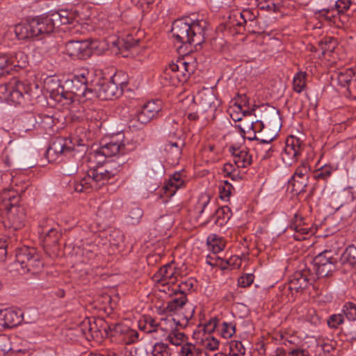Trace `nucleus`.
I'll return each mask as SVG.
<instances>
[{"label": "nucleus", "instance_id": "1", "mask_svg": "<svg viewBox=\"0 0 356 356\" xmlns=\"http://www.w3.org/2000/svg\"><path fill=\"white\" fill-rule=\"evenodd\" d=\"M90 77L91 74L88 70H83L72 79L65 80L63 84L58 83L56 88L51 89V93L71 102L74 96L92 99L94 98L92 89L95 84L90 80Z\"/></svg>", "mask_w": 356, "mask_h": 356}, {"label": "nucleus", "instance_id": "2", "mask_svg": "<svg viewBox=\"0 0 356 356\" xmlns=\"http://www.w3.org/2000/svg\"><path fill=\"white\" fill-rule=\"evenodd\" d=\"M207 26V22L203 19L189 22L187 19H179L172 23L171 32L177 42L197 47L204 42Z\"/></svg>", "mask_w": 356, "mask_h": 356}, {"label": "nucleus", "instance_id": "3", "mask_svg": "<svg viewBox=\"0 0 356 356\" xmlns=\"http://www.w3.org/2000/svg\"><path fill=\"white\" fill-rule=\"evenodd\" d=\"M122 164L123 162H111L103 168L89 170L86 176L73 183L74 190L78 193H89L92 189H99L120 172Z\"/></svg>", "mask_w": 356, "mask_h": 356}, {"label": "nucleus", "instance_id": "4", "mask_svg": "<svg viewBox=\"0 0 356 356\" xmlns=\"http://www.w3.org/2000/svg\"><path fill=\"white\" fill-rule=\"evenodd\" d=\"M31 19L34 37H38L48 35L61 25L73 24L76 21V14L72 10L60 9L50 11L46 15L37 16Z\"/></svg>", "mask_w": 356, "mask_h": 356}, {"label": "nucleus", "instance_id": "5", "mask_svg": "<svg viewBox=\"0 0 356 356\" xmlns=\"http://www.w3.org/2000/svg\"><path fill=\"white\" fill-rule=\"evenodd\" d=\"M87 149L88 145L83 139L58 137L47 149L46 156L49 161H54L62 155L74 156L76 153L83 154Z\"/></svg>", "mask_w": 356, "mask_h": 356}, {"label": "nucleus", "instance_id": "6", "mask_svg": "<svg viewBox=\"0 0 356 356\" xmlns=\"http://www.w3.org/2000/svg\"><path fill=\"white\" fill-rule=\"evenodd\" d=\"M120 74L115 73L109 80L98 81L93 86L94 97L102 100H111L122 95L125 81H120Z\"/></svg>", "mask_w": 356, "mask_h": 356}, {"label": "nucleus", "instance_id": "7", "mask_svg": "<svg viewBox=\"0 0 356 356\" xmlns=\"http://www.w3.org/2000/svg\"><path fill=\"white\" fill-rule=\"evenodd\" d=\"M314 266L318 278L328 277L337 269L338 259L332 250H325L314 259Z\"/></svg>", "mask_w": 356, "mask_h": 356}, {"label": "nucleus", "instance_id": "8", "mask_svg": "<svg viewBox=\"0 0 356 356\" xmlns=\"http://www.w3.org/2000/svg\"><path fill=\"white\" fill-rule=\"evenodd\" d=\"M16 261L22 269L27 271L38 270L42 266L40 257L34 248H19L16 253Z\"/></svg>", "mask_w": 356, "mask_h": 356}, {"label": "nucleus", "instance_id": "9", "mask_svg": "<svg viewBox=\"0 0 356 356\" xmlns=\"http://www.w3.org/2000/svg\"><path fill=\"white\" fill-rule=\"evenodd\" d=\"M19 197H10L8 202L5 203L8 210V218L10 222V226L14 229H19L24 225L26 214L24 209L19 205Z\"/></svg>", "mask_w": 356, "mask_h": 356}, {"label": "nucleus", "instance_id": "10", "mask_svg": "<svg viewBox=\"0 0 356 356\" xmlns=\"http://www.w3.org/2000/svg\"><path fill=\"white\" fill-rule=\"evenodd\" d=\"M65 52L72 58L81 60L89 58L92 54L86 40H69L65 43Z\"/></svg>", "mask_w": 356, "mask_h": 356}, {"label": "nucleus", "instance_id": "11", "mask_svg": "<svg viewBox=\"0 0 356 356\" xmlns=\"http://www.w3.org/2000/svg\"><path fill=\"white\" fill-rule=\"evenodd\" d=\"M193 72V67L184 58L179 59L176 63L169 64L165 73L176 78L179 82H185Z\"/></svg>", "mask_w": 356, "mask_h": 356}, {"label": "nucleus", "instance_id": "12", "mask_svg": "<svg viewBox=\"0 0 356 356\" xmlns=\"http://www.w3.org/2000/svg\"><path fill=\"white\" fill-rule=\"evenodd\" d=\"M302 146L300 140L296 137L288 138L286 145L282 153V159L284 163L291 166L297 161L298 156L301 154Z\"/></svg>", "mask_w": 356, "mask_h": 356}, {"label": "nucleus", "instance_id": "13", "mask_svg": "<svg viewBox=\"0 0 356 356\" xmlns=\"http://www.w3.org/2000/svg\"><path fill=\"white\" fill-rule=\"evenodd\" d=\"M161 109L162 104L161 100L149 101L137 112V121L143 124H147L154 118H157Z\"/></svg>", "mask_w": 356, "mask_h": 356}, {"label": "nucleus", "instance_id": "14", "mask_svg": "<svg viewBox=\"0 0 356 356\" xmlns=\"http://www.w3.org/2000/svg\"><path fill=\"white\" fill-rule=\"evenodd\" d=\"M10 88H13L12 102L21 104L22 99H30L32 96L31 85L27 83H22L17 77L10 80Z\"/></svg>", "mask_w": 356, "mask_h": 356}, {"label": "nucleus", "instance_id": "15", "mask_svg": "<svg viewBox=\"0 0 356 356\" xmlns=\"http://www.w3.org/2000/svg\"><path fill=\"white\" fill-rule=\"evenodd\" d=\"M125 146L120 139L112 138L109 142L102 143L95 151V154L104 157H112L118 154H124Z\"/></svg>", "mask_w": 356, "mask_h": 356}, {"label": "nucleus", "instance_id": "16", "mask_svg": "<svg viewBox=\"0 0 356 356\" xmlns=\"http://www.w3.org/2000/svg\"><path fill=\"white\" fill-rule=\"evenodd\" d=\"M172 129L169 131L170 136L177 137V140L173 141L169 140L168 143L165 145V151L174 155L176 158L179 159L182 152V148L185 145L184 139L181 135L177 133L178 124L175 122H172Z\"/></svg>", "mask_w": 356, "mask_h": 356}, {"label": "nucleus", "instance_id": "17", "mask_svg": "<svg viewBox=\"0 0 356 356\" xmlns=\"http://www.w3.org/2000/svg\"><path fill=\"white\" fill-rule=\"evenodd\" d=\"M196 99L204 111L208 109L215 111L220 103L214 92L208 88H204L199 91Z\"/></svg>", "mask_w": 356, "mask_h": 356}, {"label": "nucleus", "instance_id": "18", "mask_svg": "<svg viewBox=\"0 0 356 356\" xmlns=\"http://www.w3.org/2000/svg\"><path fill=\"white\" fill-rule=\"evenodd\" d=\"M175 273L172 263H168L161 267L154 277L157 282L161 283L163 286H165L175 284L177 282Z\"/></svg>", "mask_w": 356, "mask_h": 356}, {"label": "nucleus", "instance_id": "19", "mask_svg": "<svg viewBox=\"0 0 356 356\" xmlns=\"http://www.w3.org/2000/svg\"><path fill=\"white\" fill-rule=\"evenodd\" d=\"M22 311L4 309L0 311V325L5 328H12L21 323L23 318Z\"/></svg>", "mask_w": 356, "mask_h": 356}, {"label": "nucleus", "instance_id": "20", "mask_svg": "<svg viewBox=\"0 0 356 356\" xmlns=\"http://www.w3.org/2000/svg\"><path fill=\"white\" fill-rule=\"evenodd\" d=\"M232 216V213L229 207H219L207 217L204 224L207 225L213 221L215 225L222 227L229 221Z\"/></svg>", "mask_w": 356, "mask_h": 356}, {"label": "nucleus", "instance_id": "21", "mask_svg": "<svg viewBox=\"0 0 356 356\" xmlns=\"http://www.w3.org/2000/svg\"><path fill=\"white\" fill-rule=\"evenodd\" d=\"M309 284H311V278L309 277V270L304 269L293 274L289 282V289L299 292L307 287Z\"/></svg>", "mask_w": 356, "mask_h": 356}, {"label": "nucleus", "instance_id": "22", "mask_svg": "<svg viewBox=\"0 0 356 356\" xmlns=\"http://www.w3.org/2000/svg\"><path fill=\"white\" fill-rule=\"evenodd\" d=\"M229 152L234 156V163L238 168H246L252 163V156L245 149L231 147Z\"/></svg>", "mask_w": 356, "mask_h": 356}, {"label": "nucleus", "instance_id": "23", "mask_svg": "<svg viewBox=\"0 0 356 356\" xmlns=\"http://www.w3.org/2000/svg\"><path fill=\"white\" fill-rule=\"evenodd\" d=\"M184 183L181 175L179 172L174 173L163 187L164 194L168 197L173 196Z\"/></svg>", "mask_w": 356, "mask_h": 356}, {"label": "nucleus", "instance_id": "24", "mask_svg": "<svg viewBox=\"0 0 356 356\" xmlns=\"http://www.w3.org/2000/svg\"><path fill=\"white\" fill-rule=\"evenodd\" d=\"M195 283V280L194 279L188 278L184 281H181L175 289H172V290H170V287L168 286V291L165 289H161V291H163L165 293L168 292L170 296L184 295L186 297L187 293L193 289Z\"/></svg>", "mask_w": 356, "mask_h": 356}, {"label": "nucleus", "instance_id": "25", "mask_svg": "<svg viewBox=\"0 0 356 356\" xmlns=\"http://www.w3.org/2000/svg\"><path fill=\"white\" fill-rule=\"evenodd\" d=\"M14 31L19 40H26L35 38L31 19H27L26 22L16 24L14 28Z\"/></svg>", "mask_w": 356, "mask_h": 356}, {"label": "nucleus", "instance_id": "26", "mask_svg": "<svg viewBox=\"0 0 356 356\" xmlns=\"http://www.w3.org/2000/svg\"><path fill=\"white\" fill-rule=\"evenodd\" d=\"M195 212L197 213V219H201L204 214L208 216L212 213V205L210 204V197L207 195H201L195 207Z\"/></svg>", "mask_w": 356, "mask_h": 356}, {"label": "nucleus", "instance_id": "27", "mask_svg": "<svg viewBox=\"0 0 356 356\" xmlns=\"http://www.w3.org/2000/svg\"><path fill=\"white\" fill-rule=\"evenodd\" d=\"M171 300L167 302L164 309L165 313L174 314L177 313L186 304L187 297L184 295L174 296Z\"/></svg>", "mask_w": 356, "mask_h": 356}, {"label": "nucleus", "instance_id": "28", "mask_svg": "<svg viewBox=\"0 0 356 356\" xmlns=\"http://www.w3.org/2000/svg\"><path fill=\"white\" fill-rule=\"evenodd\" d=\"M275 138V135L266 136L264 133L260 134L259 135L256 134V133L253 132V136H248V139L250 140H257L258 141L257 149H259V147L262 144L267 145L266 148V153L261 157L262 159H266L270 156L269 152L271 150V147L269 146V144L273 139Z\"/></svg>", "mask_w": 356, "mask_h": 356}, {"label": "nucleus", "instance_id": "29", "mask_svg": "<svg viewBox=\"0 0 356 356\" xmlns=\"http://www.w3.org/2000/svg\"><path fill=\"white\" fill-rule=\"evenodd\" d=\"M259 15L257 10H252L250 9L243 10L241 13L242 22H238L236 25L241 26L245 24L248 28H254L256 26V19Z\"/></svg>", "mask_w": 356, "mask_h": 356}, {"label": "nucleus", "instance_id": "30", "mask_svg": "<svg viewBox=\"0 0 356 356\" xmlns=\"http://www.w3.org/2000/svg\"><path fill=\"white\" fill-rule=\"evenodd\" d=\"M341 263L350 266H356V243L349 245L341 256Z\"/></svg>", "mask_w": 356, "mask_h": 356}, {"label": "nucleus", "instance_id": "31", "mask_svg": "<svg viewBox=\"0 0 356 356\" xmlns=\"http://www.w3.org/2000/svg\"><path fill=\"white\" fill-rule=\"evenodd\" d=\"M350 7V1L349 0H338L335 2L334 8H327L322 9L318 11L320 16L325 17L326 18H330L328 14L331 11L336 10L338 14H343L346 10H347Z\"/></svg>", "mask_w": 356, "mask_h": 356}, {"label": "nucleus", "instance_id": "32", "mask_svg": "<svg viewBox=\"0 0 356 356\" xmlns=\"http://www.w3.org/2000/svg\"><path fill=\"white\" fill-rule=\"evenodd\" d=\"M129 327L122 323L107 324L103 327L107 337L123 335L127 332Z\"/></svg>", "mask_w": 356, "mask_h": 356}, {"label": "nucleus", "instance_id": "33", "mask_svg": "<svg viewBox=\"0 0 356 356\" xmlns=\"http://www.w3.org/2000/svg\"><path fill=\"white\" fill-rule=\"evenodd\" d=\"M8 55V67L11 69V66L25 67L27 63L26 56L22 51H17L13 54Z\"/></svg>", "mask_w": 356, "mask_h": 356}, {"label": "nucleus", "instance_id": "34", "mask_svg": "<svg viewBox=\"0 0 356 356\" xmlns=\"http://www.w3.org/2000/svg\"><path fill=\"white\" fill-rule=\"evenodd\" d=\"M308 179L291 177L289 180V186L291 187L292 193L298 195L306 191Z\"/></svg>", "mask_w": 356, "mask_h": 356}, {"label": "nucleus", "instance_id": "35", "mask_svg": "<svg viewBox=\"0 0 356 356\" xmlns=\"http://www.w3.org/2000/svg\"><path fill=\"white\" fill-rule=\"evenodd\" d=\"M207 245L209 250H211L214 254L223 250L225 248V243L222 240L218 238L216 234L210 235L207 238Z\"/></svg>", "mask_w": 356, "mask_h": 356}, {"label": "nucleus", "instance_id": "36", "mask_svg": "<svg viewBox=\"0 0 356 356\" xmlns=\"http://www.w3.org/2000/svg\"><path fill=\"white\" fill-rule=\"evenodd\" d=\"M355 72L353 69H346L337 74V82L339 86L345 88L354 78Z\"/></svg>", "mask_w": 356, "mask_h": 356}, {"label": "nucleus", "instance_id": "37", "mask_svg": "<svg viewBox=\"0 0 356 356\" xmlns=\"http://www.w3.org/2000/svg\"><path fill=\"white\" fill-rule=\"evenodd\" d=\"M306 77L307 74L303 72H299L294 76L293 86L296 92L300 93L304 90L306 86Z\"/></svg>", "mask_w": 356, "mask_h": 356}, {"label": "nucleus", "instance_id": "38", "mask_svg": "<svg viewBox=\"0 0 356 356\" xmlns=\"http://www.w3.org/2000/svg\"><path fill=\"white\" fill-rule=\"evenodd\" d=\"M143 216V211L138 206H133L129 212L127 216L128 222L131 225H137L140 222Z\"/></svg>", "mask_w": 356, "mask_h": 356}, {"label": "nucleus", "instance_id": "39", "mask_svg": "<svg viewBox=\"0 0 356 356\" xmlns=\"http://www.w3.org/2000/svg\"><path fill=\"white\" fill-rule=\"evenodd\" d=\"M43 232L44 234V240L47 244H57L62 236L56 228H51L46 232L44 231Z\"/></svg>", "mask_w": 356, "mask_h": 356}, {"label": "nucleus", "instance_id": "40", "mask_svg": "<svg viewBox=\"0 0 356 356\" xmlns=\"http://www.w3.org/2000/svg\"><path fill=\"white\" fill-rule=\"evenodd\" d=\"M152 356H170L171 352L167 343H156L152 351Z\"/></svg>", "mask_w": 356, "mask_h": 356}, {"label": "nucleus", "instance_id": "41", "mask_svg": "<svg viewBox=\"0 0 356 356\" xmlns=\"http://www.w3.org/2000/svg\"><path fill=\"white\" fill-rule=\"evenodd\" d=\"M309 171L310 167L307 162H302L301 165L296 168L292 177L299 178L300 179H308V174Z\"/></svg>", "mask_w": 356, "mask_h": 356}, {"label": "nucleus", "instance_id": "42", "mask_svg": "<svg viewBox=\"0 0 356 356\" xmlns=\"http://www.w3.org/2000/svg\"><path fill=\"white\" fill-rule=\"evenodd\" d=\"M186 339L187 337L184 332L177 331L171 332L168 336V341L175 346H181Z\"/></svg>", "mask_w": 356, "mask_h": 356}, {"label": "nucleus", "instance_id": "43", "mask_svg": "<svg viewBox=\"0 0 356 356\" xmlns=\"http://www.w3.org/2000/svg\"><path fill=\"white\" fill-rule=\"evenodd\" d=\"M12 90L13 88H10V81L0 85V100L12 102Z\"/></svg>", "mask_w": 356, "mask_h": 356}, {"label": "nucleus", "instance_id": "44", "mask_svg": "<svg viewBox=\"0 0 356 356\" xmlns=\"http://www.w3.org/2000/svg\"><path fill=\"white\" fill-rule=\"evenodd\" d=\"M343 315L349 321L356 320V306L352 302H347L344 305L343 308Z\"/></svg>", "mask_w": 356, "mask_h": 356}, {"label": "nucleus", "instance_id": "45", "mask_svg": "<svg viewBox=\"0 0 356 356\" xmlns=\"http://www.w3.org/2000/svg\"><path fill=\"white\" fill-rule=\"evenodd\" d=\"M235 333V325L232 323L223 322L220 327V334L227 339L232 337Z\"/></svg>", "mask_w": 356, "mask_h": 356}, {"label": "nucleus", "instance_id": "46", "mask_svg": "<svg viewBox=\"0 0 356 356\" xmlns=\"http://www.w3.org/2000/svg\"><path fill=\"white\" fill-rule=\"evenodd\" d=\"M320 44L321 45L323 53L325 54L326 52L334 51L337 47V40L333 38H327L324 41H321Z\"/></svg>", "mask_w": 356, "mask_h": 356}, {"label": "nucleus", "instance_id": "47", "mask_svg": "<svg viewBox=\"0 0 356 356\" xmlns=\"http://www.w3.org/2000/svg\"><path fill=\"white\" fill-rule=\"evenodd\" d=\"M258 6L261 10H266L271 12H277L279 6L273 0H259Z\"/></svg>", "mask_w": 356, "mask_h": 356}, {"label": "nucleus", "instance_id": "48", "mask_svg": "<svg viewBox=\"0 0 356 356\" xmlns=\"http://www.w3.org/2000/svg\"><path fill=\"white\" fill-rule=\"evenodd\" d=\"M343 323V315L341 314H332L327 320V325L330 327L337 328Z\"/></svg>", "mask_w": 356, "mask_h": 356}, {"label": "nucleus", "instance_id": "49", "mask_svg": "<svg viewBox=\"0 0 356 356\" xmlns=\"http://www.w3.org/2000/svg\"><path fill=\"white\" fill-rule=\"evenodd\" d=\"M138 332L135 330L129 328L127 332L124 334L123 340L126 344L134 343L138 341Z\"/></svg>", "mask_w": 356, "mask_h": 356}, {"label": "nucleus", "instance_id": "50", "mask_svg": "<svg viewBox=\"0 0 356 356\" xmlns=\"http://www.w3.org/2000/svg\"><path fill=\"white\" fill-rule=\"evenodd\" d=\"M97 323H102V320L93 321L90 318H86L83 321V326L87 327L88 332L90 334L91 337H93V333L97 332Z\"/></svg>", "mask_w": 356, "mask_h": 356}, {"label": "nucleus", "instance_id": "51", "mask_svg": "<svg viewBox=\"0 0 356 356\" xmlns=\"http://www.w3.org/2000/svg\"><path fill=\"white\" fill-rule=\"evenodd\" d=\"M8 54H0V77L9 72Z\"/></svg>", "mask_w": 356, "mask_h": 356}, {"label": "nucleus", "instance_id": "52", "mask_svg": "<svg viewBox=\"0 0 356 356\" xmlns=\"http://www.w3.org/2000/svg\"><path fill=\"white\" fill-rule=\"evenodd\" d=\"M11 350L9 339L5 335H0V354L6 355Z\"/></svg>", "mask_w": 356, "mask_h": 356}, {"label": "nucleus", "instance_id": "53", "mask_svg": "<svg viewBox=\"0 0 356 356\" xmlns=\"http://www.w3.org/2000/svg\"><path fill=\"white\" fill-rule=\"evenodd\" d=\"M229 350L231 352L241 354V355H244L245 353V348L243 343L239 341H232L229 345Z\"/></svg>", "mask_w": 356, "mask_h": 356}, {"label": "nucleus", "instance_id": "54", "mask_svg": "<svg viewBox=\"0 0 356 356\" xmlns=\"http://www.w3.org/2000/svg\"><path fill=\"white\" fill-rule=\"evenodd\" d=\"M345 88L347 90L346 95L350 99H356V78H353Z\"/></svg>", "mask_w": 356, "mask_h": 356}, {"label": "nucleus", "instance_id": "55", "mask_svg": "<svg viewBox=\"0 0 356 356\" xmlns=\"http://www.w3.org/2000/svg\"><path fill=\"white\" fill-rule=\"evenodd\" d=\"M195 351L196 350L194 345L190 343H186L181 346V356H194Z\"/></svg>", "mask_w": 356, "mask_h": 356}, {"label": "nucleus", "instance_id": "56", "mask_svg": "<svg viewBox=\"0 0 356 356\" xmlns=\"http://www.w3.org/2000/svg\"><path fill=\"white\" fill-rule=\"evenodd\" d=\"M254 281V275L252 274H246L238 278V284L241 287H247L251 285Z\"/></svg>", "mask_w": 356, "mask_h": 356}, {"label": "nucleus", "instance_id": "57", "mask_svg": "<svg viewBox=\"0 0 356 356\" xmlns=\"http://www.w3.org/2000/svg\"><path fill=\"white\" fill-rule=\"evenodd\" d=\"M219 341L214 337L207 338L204 341V346L207 350L214 351L218 348Z\"/></svg>", "mask_w": 356, "mask_h": 356}, {"label": "nucleus", "instance_id": "58", "mask_svg": "<svg viewBox=\"0 0 356 356\" xmlns=\"http://www.w3.org/2000/svg\"><path fill=\"white\" fill-rule=\"evenodd\" d=\"M290 229L294 230L296 232L300 233L306 236V235L313 234V230L309 227H305L304 225H291Z\"/></svg>", "mask_w": 356, "mask_h": 356}, {"label": "nucleus", "instance_id": "59", "mask_svg": "<svg viewBox=\"0 0 356 356\" xmlns=\"http://www.w3.org/2000/svg\"><path fill=\"white\" fill-rule=\"evenodd\" d=\"M331 175V171L327 168H323L316 172L314 177L316 179H326Z\"/></svg>", "mask_w": 356, "mask_h": 356}, {"label": "nucleus", "instance_id": "60", "mask_svg": "<svg viewBox=\"0 0 356 356\" xmlns=\"http://www.w3.org/2000/svg\"><path fill=\"white\" fill-rule=\"evenodd\" d=\"M218 319L214 318H211L207 323L204 325V331L209 333H211L215 330L218 325Z\"/></svg>", "mask_w": 356, "mask_h": 356}, {"label": "nucleus", "instance_id": "61", "mask_svg": "<svg viewBox=\"0 0 356 356\" xmlns=\"http://www.w3.org/2000/svg\"><path fill=\"white\" fill-rule=\"evenodd\" d=\"M264 128V123L260 120H257L254 122L251 123L250 129L253 130V132L259 135L262 134V131Z\"/></svg>", "mask_w": 356, "mask_h": 356}, {"label": "nucleus", "instance_id": "62", "mask_svg": "<svg viewBox=\"0 0 356 356\" xmlns=\"http://www.w3.org/2000/svg\"><path fill=\"white\" fill-rule=\"evenodd\" d=\"M131 2L144 12L145 8L152 3V0H131Z\"/></svg>", "mask_w": 356, "mask_h": 356}, {"label": "nucleus", "instance_id": "63", "mask_svg": "<svg viewBox=\"0 0 356 356\" xmlns=\"http://www.w3.org/2000/svg\"><path fill=\"white\" fill-rule=\"evenodd\" d=\"M78 170L77 164L74 163L70 168L67 165L63 169L64 174L68 176L74 175Z\"/></svg>", "mask_w": 356, "mask_h": 356}, {"label": "nucleus", "instance_id": "64", "mask_svg": "<svg viewBox=\"0 0 356 356\" xmlns=\"http://www.w3.org/2000/svg\"><path fill=\"white\" fill-rule=\"evenodd\" d=\"M289 354L291 356H309V352L304 349H292Z\"/></svg>", "mask_w": 356, "mask_h": 356}]
</instances>
